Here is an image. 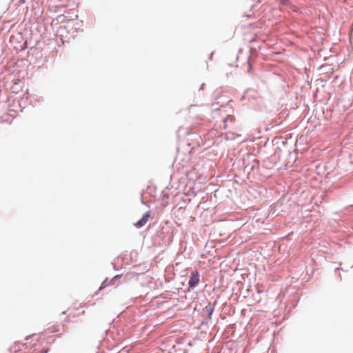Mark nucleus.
I'll list each match as a JSON object with an SVG mask.
<instances>
[{
  "label": "nucleus",
  "instance_id": "obj_1",
  "mask_svg": "<svg viewBox=\"0 0 353 353\" xmlns=\"http://www.w3.org/2000/svg\"><path fill=\"white\" fill-rule=\"evenodd\" d=\"M199 274L197 271L192 272L191 276L188 281L189 288L193 289L199 283Z\"/></svg>",
  "mask_w": 353,
  "mask_h": 353
},
{
  "label": "nucleus",
  "instance_id": "obj_2",
  "mask_svg": "<svg viewBox=\"0 0 353 353\" xmlns=\"http://www.w3.org/2000/svg\"><path fill=\"white\" fill-rule=\"evenodd\" d=\"M150 216V212L148 211V212H145L143 214V217L139 221H138L137 222H136L134 223V226L137 228L143 227L148 221Z\"/></svg>",
  "mask_w": 353,
  "mask_h": 353
},
{
  "label": "nucleus",
  "instance_id": "obj_3",
  "mask_svg": "<svg viewBox=\"0 0 353 353\" xmlns=\"http://www.w3.org/2000/svg\"><path fill=\"white\" fill-rule=\"evenodd\" d=\"M234 120H235V119H234V117L233 116H232V115H228V116L225 118V119H224V121H223V122H224V125H225V128H226V127H227V123H228V121L234 122Z\"/></svg>",
  "mask_w": 353,
  "mask_h": 353
},
{
  "label": "nucleus",
  "instance_id": "obj_4",
  "mask_svg": "<svg viewBox=\"0 0 353 353\" xmlns=\"http://www.w3.org/2000/svg\"><path fill=\"white\" fill-rule=\"evenodd\" d=\"M277 1L283 5H287L288 3V0H277Z\"/></svg>",
  "mask_w": 353,
  "mask_h": 353
},
{
  "label": "nucleus",
  "instance_id": "obj_5",
  "mask_svg": "<svg viewBox=\"0 0 353 353\" xmlns=\"http://www.w3.org/2000/svg\"><path fill=\"white\" fill-rule=\"evenodd\" d=\"M292 8L293 9L294 11H296V10L295 9V6H292Z\"/></svg>",
  "mask_w": 353,
  "mask_h": 353
},
{
  "label": "nucleus",
  "instance_id": "obj_6",
  "mask_svg": "<svg viewBox=\"0 0 353 353\" xmlns=\"http://www.w3.org/2000/svg\"><path fill=\"white\" fill-rule=\"evenodd\" d=\"M20 1H21V2H23V3L24 2V0H20Z\"/></svg>",
  "mask_w": 353,
  "mask_h": 353
}]
</instances>
